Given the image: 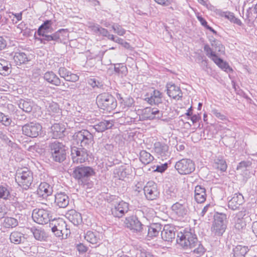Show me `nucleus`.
<instances>
[{
  "label": "nucleus",
  "instance_id": "obj_1",
  "mask_svg": "<svg viewBox=\"0 0 257 257\" xmlns=\"http://www.w3.org/2000/svg\"><path fill=\"white\" fill-rule=\"evenodd\" d=\"M177 242L184 249H193L192 251L196 257L201 256L205 249L198 241L194 229L187 227L178 233Z\"/></svg>",
  "mask_w": 257,
  "mask_h": 257
},
{
  "label": "nucleus",
  "instance_id": "obj_2",
  "mask_svg": "<svg viewBox=\"0 0 257 257\" xmlns=\"http://www.w3.org/2000/svg\"><path fill=\"white\" fill-rule=\"evenodd\" d=\"M146 212H147L146 219L148 222H146V226L148 228L147 239L150 240L157 236L162 229V225L160 223L154 222L156 212L153 209L147 208Z\"/></svg>",
  "mask_w": 257,
  "mask_h": 257
},
{
  "label": "nucleus",
  "instance_id": "obj_3",
  "mask_svg": "<svg viewBox=\"0 0 257 257\" xmlns=\"http://www.w3.org/2000/svg\"><path fill=\"white\" fill-rule=\"evenodd\" d=\"M49 226L57 237H61V238H67L70 234V231L67 228V225L62 218L52 219L49 223Z\"/></svg>",
  "mask_w": 257,
  "mask_h": 257
},
{
  "label": "nucleus",
  "instance_id": "obj_4",
  "mask_svg": "<svg viewBox=\"0 0 257 257\" xmlns=\"http://www.w3.org/2000/svg\"><path fill=\"white\" fill-rule=\"evenodd\" d=\"M227 226L226 215L223 213L215 212L211 231L215 235L221 236L225 232Z\"/></svg>",
  "mask_w": 257,
  "mask_h": 257
},
{
  "label": "nucleus",
  "instance_id": "obj_5",
  "mask_svg": "<svg viewBox=\"0 0 257 257\" xmlns=\"http://www.w3.org/2000/svg\"><path fill=\"white\" fill-rule=\"evenodd\" d=\"M96 103L100 108L109 112L114 109L117 105L115 98L106 93L100 94L97 96Z\"/></svg>",
  "mask_w": 257,
  "mask_h": 257
},
{
  "label": "nucleus",
  "instance_id": "obj_6",
  "mask_svg": "<svg viewBox=\"0 0 257 257\" xmlns=\"http://www.w3.org/2000/svg\"><path fill=\"white\" fill-rule=\"evenodd\" d=\"M49 147L54 161L61 162L65 160L67 148L63 143L55 141L50 144Z\"/></svg>",
  "mask_w": 257,
  "mask_h": 257
},
{
  "label": "nucleus",
  "instance_id": "obj_7",
  "mask_svg": "<svg viewBox=\"0 0 257 257\" xmlns=\"http://www.w3.org/2000/svg\"><path fill=\"white\" fill-rule=\"evenodd\" d=\"M74 141L83 148H89L93 143V136L87 130H82L73 135Z\"/></svg>",
  "mask_w": 257,
  "mask_h": 257
},
{
  "label": "nucleus",
  "instance_id": "obj_8",
  "mask_svg": "<svg viewBox=\"0 0 257 257\" xmlns=\"http://www.w3.org/2000/svg\"><path fill=\"white\" fill-rule=\"evenodd\" d=\"M16 181L24 189H27L33 181V173L27 168L18 170L16 175Z\"/></svg>",
  "mask_w": 257,
  "mask_h": 257
},
{
  "label": "nucleus",
  "instance_id": "obj_9",
  "mask_svg": "<svg viewBox=\"0 0 257 257\" xmlns=\"http://www.w3.org/2000/svg\"><path fill=\"white\" fill-rule=\"evenodd\" d=\"M203 48L206 56L211 59L219 68L227 73L232 71V68H230L228 64L224 61L222 59L219 58L209 45L205 44Z\"/></svg>",
  "mask_w": 257,
  "mask_h": 257
},
{
  "label": "nucleus",
  "instance_id": "obj_10",
  "mask_svg": "<svg viewBox=\"0 0 257 257\" xmlns=\"http://www.w3.org/2000/svg\"><path fill=\"white\" fill-rule=\"evenodd\" d=\"M175 168L180 175L190 174L194 171L195 165L190 159H182L177 162Z\"/></svg>",
  "mask_w": 257,
  "mask_h": 257
},
{
  "label": "nucleus",
  "instance_id": "obj_11",
  "mask_svg": "<svg viewBox=\"0 0 257 257\" xmlns=\"http://www.w3.org/2000/svg\"><path fill=\"white\" fill-rule=\"evenodd\" d=\"M95 174L93 169L87 166H81L76 167L73 171V177L79 180V182L83 183L87 179Z\"/></svg>",
  "mask_w": 257,
  "mask_h": 257
},
{
  "label": "nucleus",
  "instance_id": "obj_12",
  "mask_svg": "<svg viewBox=\"0 0 257 257\" xmlns=\"http://www.w3.org/2000/svg\"><path fill=\"white\" fill-rule=\"evenodd\" d=\"M33 220L40 224H45L50 222L52 216L49 211L43 209L36 208L32 215Z\"/></svg>",
  "mask_w": 257,
  "mask_h": 257
},
{
  "label": "nucleus",
  "instance_id": "obj_13",
  "mask_svg": "<svg viewBox=\"0 0 257 257\" xmlns=\"http://www.w3.org/2000/svg\"><path fill=\"white\" fill-rule=\"evenodd\" d=\"M42 129L41 125L35 122H31L22 126L23 134L31 138L37 137L41 134Z\"/></svg>",
  "mask_w": 257,
  "mask_h": 257
},
{
  "label": "nucleus",
  "instance_id": "obj_14",
  "mask_svg": "<svg viewBox=\"0 0 257 257\" xmlns=\"http://www.w3.org/2000/svg\"><path fill=\"white\" fill-rule=\"evenodd\" d=\"M71 155L74 163H82L88 159V153L85 148L71 147Z\"/></svg>",
  "mask_w": 257,
  "mask_h": 257
},
{
  "label": "nucleus",
  "instance_id": "obj_15",
  "mask_svg": "<svg viewBox=\"0 0 257 257\" xmlns=\"http://www.w3.org/2000/svg\"><path fill=\"white\" fill-rule=\"evenodd\" d=\"M128 210V204L121 201L116 203L111 208L112 214L115 217H121Z\"/></svg>",
  "mask_w": 257,
  "mask_h": 257
},
{
  "label": "nucleus",
  "instance_id": "obj_16",
  "mask_svg": "<svg viewBox=\"0 0 257 257\" xmlns=\"http://www.w3.org/2000/svg\"><path fill=\"white\" fill-rule=\"evenodd\" d=\"M162 94L159 90L153 89L149 94H146V101L151 105H158L162 103Z\"/></svg>",
  "mask_w": 257,
  "mask_h": 257
},
{
  "label": "nucleus",
  "instance_id": "obj_17",
  "mask_svg": "<svg viewBox=\"0 0 257 257\" xmlns=\"http://www.w3.org/2000/svg\"><path fill=\"white\" fill-rule=\"evenodd\" d=\"M159 195L157 184L154 182H148L146 184V198L154 200L158 198Z\"/></svg>",
  "mask_w": 257,
  "mask_h": 257
},
{
  "label": "nucleus",
  "instance_id": "obj_18",
  "mask_svg": "<svg viewBox=\"0 0 257 257\" xmlns=\"http://www.w3.org/2000/svg\"><path fill=\"white\" fill-rule=\"evenodd\" d=\"M244 198L240 193H235L233 195L228 202L229 208L235 210L239 208V207L243 203Z\"/></svg>",
  "mask_w": 257,
  "mask_h": 257
},
{
  "label": "nucleus",
  "instance_id": "obj_19",
  "mask_svg": "<svg viewBox=\"0 0 257 257\" xmlns=\"http://www.w3.org/2000/svg\"><path fill=\"white\" fill-rule=\"evenodd\" d=\"M175 228L173 226L166 225L161 232L162 239L166 241H172L175 237Z\"/></svg>",
  "mask_w": 257,
  "mask_h": 257
},
{
  "label": "nucleus",
  "instance_id": "obj_20",
  "mask_svg": "<svg viewBox=\"0 0 257 257\" xmlns=\"http://www.w3.org/2000/svg\"><path fill=\"white\" fill-rule=\"evenodd\" d=\"M68 196L64 192L57 193L55 195L54 203L59 208H66L69 203Z\"/></svg>",
  "mask_w": 257,
  "mask_h": 257
},
{
  "label": "nucleus",
  "instance_id": "obj_21",
  "mask_svg": "<svg viewBox=\"0 0 257 257\" xmlns=\"http://www.w3.org/2000/svg\"><path fill=\"white\" fill-rule=\"evenodd\" d=\"M172 211L178 217H183L187 214V206L186 204L180 202L174 203L171 207Z\"/></svg>",
  "mask_w": 257,
  "mask_h": 257
},
{
  "label": "nucleus",
  "instance_id": "obj_22",
  "mask_svg": "<svg viewBox=\"0 0 257 257\" xmlns=\"http://www.w3.org/2000/svg\"><path fill=\"white\" fill-rule=\"evenodd\" d=\"M167 91L168 95L174 99H179L182 97L180 88L174 84L168 83L167 84Z\"/></svg>",
  "mask_w": 257,
  "mask_h": 257
},
{
  "label": "nucleus",
  "instance_id": "obj_23",
  "mask_svg": "<svg viewBox=\"0 0 257 257\" xmlns=\"http://www.w3.org/2000/svg\"><path fill=\"white\" fill-rule=\"evenodd\" d=\"M65 130L64 124L55 123L51 127V137L54 139L61 138L64 136L63 133Z\"/></svg>",
  "mask_w": 257,
  "mask_h": 257
},
{
  "label": "nucleus",
  "instance_id": "obj_24",
  "mask_svg": "<svg viewBox=\"0 0 257 257\" xmlns=\"http://www.w3.org/2000/svg\"><path fill=\"white\" fill-rule=\"evenodd\" d=\"M194 198L198 203H203L206 199L205 188L201 186L197 185L194 190Z\"/></svg>",
  "mask_w": 257,
  "mask_h": 257
},
{
  "label": "nucleus",
  "instance_id": "obj_25",
  "mask_svg": "<svg viewBox=\"0 0 257 257\" xmlns=\"http://www.w3.org/2000/svg\"><path fill=\"white\" fill-rule=\"evenodd\" d=\"M124 223L125 226L131 229L138 231L142 228V224L136 216H131L126 218Z\"/></svg>",
  "mask_w": 257,
  "mask_h": 257
},
{
  "label": "nucleus",
  "instance_id": "obj_26",
  "mask_svg": "<svg viewBox=\"0 0 257 257\" xmlns=\"http://www.w3.org/2000/svg\"><path fill=\"white\" fill-rule=\"evenodd\" d=\"M44 79L48 83L56 86L61 85V79L52 71L46 72L44 75Z\"/></svg>",
  "mask_w": 257,
  "mask_h": 257
},
{
  "label": "nucleus",
  "instance_id": "obj_27",
  "mask_svg": "<svg viewBox=\"0 0 257 257\" xmlns=\"http://www.w3.org/2000/svg\"><path fill=\"white\" fill-rule=\"evenodd\" d=\"M101 234L97 231H88L84 235V238L89 242L96 244L100 242Z\"/></svg>",
  "mask_w": 257,
  "mask_h": 257
},
{
  "label": "nucleus",
  "instance_id": "obj_28",
  "mask_svg": "<svg viewBox=\"0 0 257 257\" xmlns=\"http://www.w3.org/2000/svg\"><path fill=\"white\" fill-rule=\"evenodd\" d=\"M37 192L39 195L45 197L52 194L53 189L48 183L42 182L39 185Z\"/></svg>",
  "mask_w": 257,
  "mask_h": 257
},
{
  "label": "nucleus",
  "instance_id": "obj_29",
  "mask_svg": "<svg viewBox=\"0 0 257 257\" xmlns=\"http://www.w3.org/2000/svg\"><path fill=\"white\" fill-rule=\"evenodd\" d=\"M46 33H42V34H38L39 36H42V38L39 40L41 43L46 44L47 42L51 41H58L60 38V31H58L52 35H46Z\"/></svg>",
  "mask_w": 257,
  "mask_h": 257
},
{
  "label": "nucleus",
  "instance_id": "obj_30",
  "mask_svg": "<svg viewBox=\"0 0 257 257\" xmlns=\"http://www.w3.org/2000/svg\"><path fill=\"white\" fill-rule=\"evenodd\" d=\"M113 125L112 120H102L93 126V128L97 132H103L106 130L109 129Z\"/></svg>",
  "mask_w": 257,
  "mask_h": 257
},
{
  "label": "nucleus",
  "instance_id": "obj_31",
  "mask_svg": "<svg viewBox=\"0 0 257 257\" xmlns=\"http://www.w3.org/2000/svg\"><path fill=\"white\" fill-rule=\"evenodd\" d=\"M162 116V114L157 108H151L149 107H146V120L160 118Z\"/></svg>",
  "mask_w": 257,
  "mask_h": 257
},
{
  "label": "nucleus",
  "instance_id": "obj_32",
  "mask_svg": "<svg viewBox=\"0 0 257 257\" xmlns=\"http://www.w3.org/2000/svg\"><path fill=\"white\" fill-rule=\"evenodd\" d=\"M169 146L164 143L156 142L154 144L155 152L161 156H166L168 154Z\"/></svg>",
  "mask_w": 257,
  "mask_h": 257
},
{
  "label": "nucleus",
  "instance_id": "obj_33",
  "mask_svg": "<svg viewBox=\"0 0 257 257\" xmlns=\"http://www.w3.org/2000/svg\"><path fill=\"white\" fill-rule=\"evenodd\" d=\"M67 217L74 225H77L81 223L82 217L81 214L75 210H71L67 214Z\"/></svg>",
  "mask_w": 257,
  "mask_h": 257
},
{
  "label": "nucleus",
  "instance_id": "obj_34",
  "mask_svg": "<svg viewBox=\"0 0 257 257\" xmlns=\"http://www.w3.org/2000/svg\"><path fill=\"white\" fill-rule=\"evenodd\" d=\"M11 242L15 244H19L22 243L25 240L24 234L19 231H13L10 235Z\"/></svg>",
  "mask_w": 257,
  "mask_h": 257
},
{
  "label": "nucleus",
  "instance_id": "obj_35",
  "mask_svg": "<svg viewBox=\"0 0 257 257\" xmlns=\"http://www.w3.org/2000/svg\"><path fill=\"white\" fill-rule=\"evenodd\" d=\"M213 167L222 172H224L227 169V164L223 157L219 156L214 160Z\"/></svg>",
  "mask_w": 257,
  "mask_h": 257
},
{
  "label": "nucleus",
  "instance_id": "obj_36",
  "mask_svg": "<svg viewBox=\"0 0 257 257\" xmlns=\"http://www.w3.org/2000/svg\"><path fill=\"white\" fill-rule=\"evenodd\" d=\"M11 64L3 59L0 58V74L7 75L11 72Z\"/></svg>",
  "mask_w": 257,
  "mask_h": 257
},
{
  "label": "nucleus",
  "instance_id": "obj_37",
  "mask_svg": "<svg viewBox=\"0 0 257 257\" xmlns=\"http://www.w3.org/2000/svg\"><path fill=\"white\" fill-rule=\"evenodd\" d=\"M31 231L35 238L40 241L46 240L48 235L44 229L39 228H32Z\"/></svg>",
  "mask_w": 257,
  "mask_h": 257
},
{
  "label": "nucleus",
  "instance_id": "obj_38",
  "mask_svg": "<svg viewBox=\"0 0 257 257\" xmlns=\"http://www.w3.org/2000/svg\"><path fill=\"white\" fill-rule=\"evenodd\" d=\"M248 250L247 246L238 245L233 249V256L245 257Z\"/></svg>",
  "mask_w": 257,
  "mask_h": 257
},
{
  "label": "nucleus",
  "instance_id": "obj_39",
  "mask_svg": "<svg viewBox=\"0 0 257 257\" xmlns=\"http://www.w3.org/2000/svg\"><path fill=\"white\" fill-rule=\"evenodd\" d=\"M14 60L16 65L24 64L29 61V58L24 52H16L14 56Z\"/></svg>",
  "mask_w": 257,
  "mask_h": 257
},
{
  "label": "nucleus",
  "instance_id": "obj_40",
  "mask_svg": "<svg viewBox=\"0 0 257 257\" xmlns=\"http://www.w3.org/2000/svg\"><path fill=\"white\" fill-rule=\"evenodd\" d=\"M19 107L26 112H30L33 107V103L30 100L21 99L19 103Z\"/></svg>",
  "mask_w": 257,
  "mask_h": 257
},
{
  "label": "nucleus",
  "instance_id": "obj_41",
  "mask_svg": "<svg viewBox=\"0 0 257 257\" xmlns=\"http://www.w3.org/2000/svg\"><path fill=\"white\" fill-rule=\"evenodd\" d=\"M47 111L49 114L51 115H54L55 114H58L61 113L60 109L59 107L58 104L54 102H51L48 103V105L46 106Z\"/></svg>",
  "mask_w": 257,
  "mask_h": 257
},
{
  "label": "nucleus",
  "instance_id": "obj_42",
  "mask_svg": "<svg viewBox=\"0 0 257 257\" xmlns=\"http://www.w3.org/2000/svg\"><path fill=\"white\" fill-rule=\"evenodd\" d=\"M221 16L228 20L231 23L235 24L239 26L242 25L241 21L239 19L236 18L233 13L230 12H223Z\"/></svg>",
  "mask_w": 257,
  "mask_h": 257
},
{
  "label": "nucleus",
  "instance_id": "obj_43",
  "mask_svg": "<svg viewBox=\"0 0 257 257\" xmlns=\"http://www.w3.org/2000/svg\"><path fill=\"white\" fill-rule=\"evenodd\" d=\"M53 21L47 20L39 28L38 34H42V33H48L49 30L52 29V26L53 24Z\"/></svg>",
  "mask_w": 257,
  "mask_h": 257
},
{
  "label": "nucleus",
  "instance_id": "obj_44",
  "mask_svg": "<svg viewBox=\"0 0 257 257\" xmlns=\"http://www.w3.org/2000/svg\"><path fill=\"white\" fill-rule=\"evenodd\" d=\"M90 28L93 33H95L98 35L105 37L106 36V34L107 35V30L100 27L99 25H93L90 26Z\"/></svg>",
  "mask_w": 257,
  "mask_h": 257
},
{
  "label": "nucleus",
  "instance_id": "obj_45",
  "mask_svg": "<svg viewBox=\"0 0 257 257\" xmlns=\"http://www.w3.org/2000/svg\"><path fill=\"white\" fill-rule=\"evenodd\" d=\"M18 224L16 219L13 217H6L3 222L4 226L6 228H13L17 226Z\"/></svg>",
  "mask_w": 257,
  "mask_h": 257
},
{
  "label": "nucleus",
  "instance_id": "obj_46",
  "mask_svg": "<svg viewBox=\"0 0 257 257\" xmlns=\"http://www.w3.org/2000/svg\"><path fill=\"white\" fill-rule=\"evenodd\" d=\"M209 42L212 47L215 49V51L221 52L222 51L223 46L220 42L217 41L213 37H209Z\"/></svg>",
  "mask_w": 257,
  "mask_h": 257
},
{
  "label": "nucleus",
  "instance_id": "obj_47",
  "mask_svg": "<svg viewBox=\"0 0 257 257\" xmlns=\"http://www.w3.org/2000/svg\"><path fill=\"white\" fill-rule=\"evenodd\" d=\"M10 195L8 186H0V198L7 200Z\"/></svg>",
  "mask_w": 257,
  "mask_h": 257
},
{
  "label": "nucleus",
  "instance_id": "obj_48",
  "mask_svg": "<svg viewBox=\"0 0 257 257\" xmlns=\"http://www.w3.org/2000/svg\"><path fill=\"white\" fill-rule=\"evenodd\" d=\"M0 122L6 126H9L11 124L12 120L8 115L0 112Z\"/></svg>",
  "mask_w": 257,
  "mask_h": 257
},
{
  "label": "nucleus",
  "instance_id": "obj_49",
  "mask_svg": "<svg viewBox=\"0 0 257 257\" xmlns=\"http://www.w3.org/2000/svg\"><path fill=\"white\" fill-rule=\"evenodd\" d=\"M114 71L118 74L121 75V76L125 75L127 72L126 67L121 64H118L115 66Z\"/></svg>",
  "mask_w": 257,
  "mask_h": 257
},
{
  "label": "nucleus",
  "instance_id": "obj_50",
  "mask_svg": "<svg viewBox=\"0 0 257 257\" xmlns=\"http://www.w3.org/2000/svg\"><path fill=\"white\" fill-rule=\"evenodd\" d=\"M235 229L240 230L244 228L246 226L245 221L243 219L239 218H234Z\"/></svg>",
  "mask_w": 257,
  "mask_h": 257
},
{
  "label": "nucleus",
  "instance_id": "obj_51",
  "mask_svg": "<svg viewBox=\"0 0 257 257\" xmlns=\"http://www.w3.org/2000/svg\"><path fill=\"white\" fill-rule=\"evenodd\" d=\"M153 169L152 172H157L161 173H164L168 168V165L167 163H164L161 165H158L155 166V165L152 167Z\"/></svg>",
  "mask_w": 257,
  "mask_h": 257
},
{
  "label": "nucleus",
  "instance_id": "obj_52",
  "mask_svg": "<svg viewBox=\"0 0 257 257\" xmlns=\"http://www.w3.org/2000/svg\"><path fill=\"white\" fill-rule=\"evenodd\" d=\"M114 32L118 35L123 36L125 33V30L117 24H114L111 27Z\"/></svg>",
  "mask_w": 257,
  "mask_h": 257
},
{
  "label": "nucleus",
  "instance_id": "obj_53",
  "mask_svg": "<svg viewBox=\"0 0 257 257\" xmlns=\"http://www.w3.org/2000/svg\"><path fill=\"white\" fill-rule=\"evenodd\" d=\"M79 76L76 74L72 73H70L68 74V75L65 77L64 79L67 81H70L73 82H77L79 80Z\"/></svg>",
  "mask_w": 257,
  "mask_h": 257
},
{
  "label": "nucleus",
  "instance_id": "obj_54",
  "mask_svg": "<svg viewBox=\"0 0 257 257\" xmlns=\"http://www.w3.org/2000/svg\"><path fill=\"white\" fill-rule=\"evenodd\" d=\"M0 139L9 146L13 147L14 143L9 139L4 132L0 131Z\"/></svg>",
  "mask_w": 257,
  "mask_h": 257
},
{
  "label": "nucleus",
  "instance_id": "obj_55",
  "mask_svg": "<svg viewBox=\"0 0 257 257\" xmlns=\"http://www.w3.org/2000/svg\"><path fill=\"white\" fill-rule=\"evenodd\" d=\"M70 72L65 67H60L58 69V73L60 77L64 79L65 77L68 75Z\"/></svg>",
  "mask_w": 257,
  "mask_h": 257
},
{
  "label": "nucleus",
  "instance_id": "obj_56",
  "mask_svg": "<svg viewBox=\"0 0 257 257\" xmlns=\"http://www.w3.org/2000/svg\"><path fill=\"white\" fill-rule=\"evenodd\" d=\"M88 84L91 85L93 88L97 87L100 88L102 85L100 82L97 81L95 78H91L88 80Z\"/></svg>",
  "mask_w": 257,
  "mask_h": 257
},
{
  "label": "nucleus",
  "instance_id": "obj_57",
  "mask_svg": "<svg viewBox=\"0 0 257 257\" xmlns=\"http://www.w3.org/2000/svg\"><path fill=\"white\" fill-rule=\"evenodd\" d=\"M212 113L217 118L221 120H224L226 119V116L224 114H222L221 112H219L218 110L216 109H212Z\"/></svg>",
  "mask_w": 257,
  "mask_h": 257
},
{
  "label": "nucleus",
  "instance_id": "obj_58",
  "mask_svg": "<svg viewBox=\"0 0 257 257\" xmlns=\"http://www.w3.org/2000/svg\"><path fill=\"white\" fill-rule=\"evenodd\" d=\"M157 3L163 6H168L172 2V0H154Z\"/></svg>",
  "mask_w": 257,
  "mask_h": 257
},
{
  "label": "nucleus",
  "instance_id": "obj_59",
  "mask_svg": "<svg viewBox=\"0 0 257 257\" xmlns=\"http://www.w3.org/2000/svg\"><path fill=\"white\" fill-rule=\"evenodd\" d=\"M248 163L247 162H246L241 161L237 165L236 169L237 170H244L248 166Z\"/></svg>",
  "mask_w": 257,
  "mask_h": 257
},
{
  "label": "nucleus",
  "instance_id": "obj_60",
  "mask_svg": "<svg viewBox=\"0 0 257 257\" xmlns=\"http://www.w3.org/2000/svg\"><path fill=\"white\" fill-rule=\"evenodd\" d=\"M188 119H189V118H188ZM190 119L191 120L192 123L194 124L201 119V116L199 113L197 114H192Z\"/></svg>",
  "mask_w": 257,
  "mask_h": 257
},
{
  "label": "nucleus",
  "instance_id": "obj_61",
  "mask_svg": "<svg viewBox=\"0 0 257 257\" xmlns=\"http://www.w3.org/2000/svg\"><path fill=\"white\" fill-rule=\"evenodd\" d=\"M198 20L200 22L201 24L204 26L206 29L209 25L207 24V21L201 16H198L197 17Z\"/></svg>",
  "mask_w": 257,
  "mask_h": 257
},
{
  "label": "nucleus",
  "instance_id": "obj_62",
  "mask_svg": "<svg viewBox=\"0 0 257 257\" xmlns=\"http://www.w3.org/2000/svg\"><path fill=\"white\" fill-rule=\"evenodd\" d=\"M154 160V157L150 153L146 151V163L150 164Z\"/></svg>",
  "mask_w": 257,
  "mask_h": 257
},
{
  "label": "nucleus",
  "instance_id": "obj_63",
  "mask_svg": "<svg viewBox=\"0 0 257 257\" xmlns=\"http://www.w3.org/2000/svg\"><path fill=\"white\" fill-rule=\"evenodd\" d=\"M7 46V42L3 37H0V51L5 49Z\"/></svg>",
  "mask_w": 257,
  "mask_h": 257
},
{
  "label": "nucleus",
  "instance_id": "obj_64",
  "mask_svg": "<svg viewBox=\"0 0 257 257\" xmlns=\"http://www.w3.org/2000/svg\"><path fill=\"white\" fill-rule=\"evenodd\" d=\"M252 231L257 237V221H254L252 224Z\"/></svg>",
  "mask_w": 257,
  "mask_h": 257
}]
</instances>
